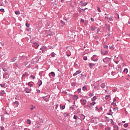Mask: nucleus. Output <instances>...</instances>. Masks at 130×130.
<instances>
[{
  "instance_id": "nucleus-1",
  "label": "nucleus",
  "mask_w": 130,
  "mask_h": 130,
  "mask_svg": "<svg viewBox=\"0 0 130 130\" xmlns=\"http://www.w3.org/2000/svg\"><path fill=\"white\" fill-rule=\"evenodd\" d=\"M103 61L105 64H108L109 67L111 66V58L106 57L103 59Z\"/></svg>"
},
{
  "instance_id": "nucleus-2",
  "label": "nucleus",
  "mask_w": 130,
  "mask_h": 130,
  "mask_svg": "<svg viewBox=\"0 0 130 130\" xmlns=\"http://www.w3.org/2000/svg\"><path fill=\"white\" fill-rule=\"evenodd\" d=\"M42 98H43V100H44L46 102H48L49 101V99H50V95L42 96Z\"/></svg>"
},
{
  "instance_id": "nucleus-3",
  "label": "nucleus",
  "mask_w": 130,
  "mask_h": 130,
  "mask_svg": "<svg viewBox=\"0 0 130 130\" xmlns=\"http://www.w3.org/2000/svg\"><path fill=\"white\" fill-rule=\"evenodd\" d=\"M78 115H79V117H80L79 118V119H80V120H84L85 116L83 114H79Z\"/></svg>"
},
{
  "instance_id": "nucleus-4",
  "label": "nucleus",
  "mask_w": 130,
  "mask_h": 130,
  "mask_svg": "<svg viewBox=\"0 0 130 130\" xmlns=\"http://www.w3.org/2000/svg\"><path fill=\"white\" fill-rule=\"evenodd\" d=\"M97 56L96 55H93L92 57L91 58V60H93V61H98V58H95Z\"/></svg>"
},
{
  "instance_id": "nucleus-5",
  "label": "nucleus",
  "mask_w": 130,
  "mask_h": 130,
  "mask_svg": "<svg viewBox=\"0 0 130 130\" xmlns=\"http://www.w3.org/2000/svg\"><path fill=\"white\" fill-rule=\"evenodd\" d=\"M101 53L103 55H106L107 54V53H108V51L101 50Z\"/></svg>"
},
{
  "instance_id": "nucleus-6",
  "label": "nucleus",
  "mask_w": 130,
  "mask_h": 130,
  "mask_svg": "<svg viewBox=\"0 0 130 130\" xmlns=\"http://www.w3.org/2000/svg\"><path fill=\"white\" fill-rule=\"evenodd\" d=\"M80 4L82 7H85V6H87L88 5V2H83V1H80Z\"/></svg>"
},
{
  "instance_id": "nucleus-7",
  "label": "nucleus",
  "mask_w": 130,
  "mask_h": 130,
  "mask_svg": "<svg viewBox=\"0 0 130 130\" xmlns=\"http://www.w3.org/2000/svg\"><path fill=\"white\" fill-rule=\"evenodd\" d=\"M50 76H51V77H53V78H54V77H55V73L53 72H51L49 74V77H50Z\"/></svg>"
},
{
  "instance_id": "nucleus-8",
  "label": "nucleus",
  "mask_w": 130,
  "mask_h": 130,
  "mask_svg": "<svg viewBox=\"0 0 130 130\" xmlns=\"http://www.w3.org/2000/svg\"><path fill=\"white\" fill-rule=\"evenodd\" d=\"M79 74H81V71L79 70L76 71L75 73L73 74V76L76 77L77 75H79Z\"/></svg>"
},
{
  "instance_id": "nucleus-9",
  "label": "nucleus",
  "mask_w": 130,
  "mask_h": 130,
  "mask_svg": "<svg viewBox=\"0 0 130 130\" xmlns=\"http://www.w3.org/2000/svg\"><path fill=\"white\" fill-rule=\"evenodd\" d=\"M95 63H89V67L90 69H93V68H94V67H95Z\"/></svg>"
},
{
  "instance_id": "nucleus-10",
  "label": "nucleus",
  "mask_w": 130,
  "mask_h": 130,
  "mask_svg": "<svg viewBox=\"0 0 130 130\" xmlns=\"http://www.w3.org/2000/svg\"><path fill=\"white\" fill-rule=\"evenodd\" d=\"M40 50L42 51V52H44L45 50H46V47L43 46L40 48Z\"/></svg>"
},
{
  "instance_id": "nucleus-11",
  "label": "nucleus",
  "mask_w": 130,
  "mask_h": 130,
  "mask_svg": "<svg viewBox=\"0 0 130 130\" xmlns=\"http://www.w3.org/2000/svg\"><path fill=\"white\" fill-rule=\"evenodd\" d=\"M24 91H25V92H26V93H30V92H31V89H29L28 88H25L24 89Z\"/></svg>"
},
{
  "instance_id": "nucleus-12",
  "label": "nucleus",
  "mask_w": 130,
  "mask_h": 130,
  "mask_svg": "<svg viewBox=\"0 0 130 130\" xmlns=\"http://www.w3.org/2000/svg\"><path fill=\"white\" fill-rule=\"evenodd\" d=\"M81 101L82 102V105H86V103H87L86 100H81Z\"/></svg>"
},
{
  "instance_id": "nucleus-13",
  "label": "nucleus",
  "mask_w": 130,
  "mask_h": 130,
  "mask_svg": "<svg viewBox=\"0 0 130 130\" xmlns=\"http://www.w3.org/2000/svg\"><path fill=\"white\" fill-rule=\"evenodd\" d=\"M96 100H97V96H94L93 97V98L91 99V101L95 102V101H96Z\"/></svg>"
},
{
  "instance_id": "nucleus-14",
  "label": "nucleus",
  "mask_w": 130,
  "mask_h": 130,
  "mask_svg": "<svg viewBox=\"0 0 130 130\" xmlns=\"http://www.w3.org/2000/svg\"><path fill=\"white\" fill-rule=\"evenodd\" d=\"M34 45L36 48H38V47L39 46V44L37 43H34Z\"/></svg>"
},
{
  "instance_id": "nucleus-15",
  "label": "nucleus",
  "mask_w": 130,
  "mask_h": 130,
  "mask_svg": "<svg viewBox=\"0 0 130 130\" xmlns=\"http://www.w3.org/2000/svg\"><path fill=\"white\" fill-rule=\"evenodd\" d=\"M95 104H96V102H92V103H90L89 104V105L90 106V107H92V106H94V105H95Z\"/></svg>"
},
{
  "instance_id": "nucleus-16",
  "label": "nucleus",
  "mask_w": 130,
  "mask_h": 130,
  "mask_svg": "<svg viewBox=\"0 0 130 130\" xmlns=\"http://www.w3.org/2000/svg\"><path fill=\"white\" fill-rule=\"evenodd\" d=\"M17 60V57H14L13 58L11 59V62H14Z\"/></svg>"
},
{
  "instance_id": "nucleus-17",
  "label": "nucleus",
  "mask_w": 130,
  "mask_h": 130,
  "mask_svg": "<svg viewBox=\"0 0 130 130\" xmlns=\"http://www.w3.org/2000/svg\"><path fill=\"white\" fill-rule=\"evenodd\" d=\"M60 108L61 110H63L66 108V106H62L61 105H60Z\"/></svg>"
},
{
  "instance_id": "nucleus-18",
  "label": "nucleus",
  "mask_w": 130,
  "mask_h": 130,
  "mask_svg": "<svg viewBox=\"0 0 130 130\" xmlns=\"http://www.w3.org/2000/svg\"><path fill=\"white\" fill-rule=\"evenodd\" d=\"M114 130H119L118 129V125H115L114 126Z\"/></svg>"
},
{
  "instance_id": "nucleus-19",
  "label": "nucleus",
  "mask_w": 130,
  "mask_h": 130,
  "mask_svg": "<svg viewBox=\"0 0 130 130\" xmlns=\"http://www.w3.org/2000/svg\"><path fill=\"white\" fill-rule=\"evenodd\" d=\"M26 76H28V72H25L22 76V78L24 77H26Z\"/></svg>"
},
{
  "instance_id": "nucleus-20",
  "label": "nucleus",
  "mask_w": 130,
  "mask_h": 130,
  "mask_svg": "<svg viewBox=\"0 0 130 130\" xmlns=\"http://www.w3.org/2000/svg\"><path fill=\"white\" fill-rule=\"evenodd\" d=\"M14 105H16V106L17 107H18V106H19V103H18V102L15 101V102H14L13 103Z\"/></svg>"
},
{
  "instance_id": "nucleus-21",
  "label": "nucleus",
  "mask_w": 130,
  "mask_h": 130,
  "mask_svg": "<svg viewBox=\"0 0 130 130\" xmlns=\"http://www.w3.org/2000/svg\"><path fill=\"white\" fill-rule=\"evenodd\" d=\"M100 86H101V88H104L105 87V83H102L101 84Z\"/></svg>"
},
{
  "instance_id": "nucleus-22",
  "label": "nucleus",
  "mask_w": 130,
  "mask_h": 130,
  "mask_svg": "<svg viewBox=\"0 0 130 130\" xmlns=\"http://www.w3.org/2000/svg\"><path fill=\"white\" fill-rule=\"evenodd\" d=\"M4 94H6V91H5V90H2L1 91L0 96H3V95H4Z\"/></svg>"
},
{
  "instance_id": "nucleus-23",
  "label": "nucleus",
  "mask_w": 130,
  "mask_h": 130,
  "mask_svg": "<svg viewBox=\"0 0 130 130\" xmlns=\"http://www.w3.org/2000/svg\"><path fill=\"white\" fill-rule=\"evenodd\" d=\"M123 72L126 73V74H127V73L128 72V70L127 69L125 68L124 69Z\"/></svg>"
},
{
  "instance_id": "nucleus-24",
  "label": "nucleus",
  "mask_w": 130,
  "mask_h": 130,
  "mask_svg": "<svg viewBox=\"0 0 130 130\" xmlns=\"http://www.w3.org/2000/svg\"><path fill=\"white\" fill-rule=\"evenodd\" d=\"M90 29H91V31H95V30L96 29L95 28V27H94V26H92L91 27Z\"/></svg>"
},
{
  "instance_id": "nucleus-25",
  "label": "nucleus",
  "mask_w": 130,
  "mask_h": 130,
  "mask_svg": "<svg viewBox=\"0 0 130 130\" xmlns=\"http://www.w3.org/2000/svg\"><path fill=\"white\" fill-rule=\"evenodd\" d=\"M1 87H2V88H6V84H0Z\"/></svg>"
},
{
  "instance_id": "nucleus-26",
  "label": "nucleus",
  "mask_w": 130,
  "mask_h": 130,
  "mask_svg": "<svg viewBox=\"0 0 130 130\" xmlns=\"http://www.w3.org/2000/svg\"><path fill=\"white\" fill-rule=\"evenodd\" d=\"M64 116L65 117H67V116H70V114H68V113H64Z\"/></svg>"
},
{
  "instance_id": "nucleus-27",
  "label": "nucleus",
  "mask_w": 130,
  "mask_h": 130,
  "mask_svg": "<svg viewBox=\"0 0 130 130\" xmlns=\"http://www.w3.org/2000/svg\"><path fill=\"white\" fill-rule=\"evenodd\" d=\"M35 108H36V107L32 105L31 107L30 108V110H33L34 109H35Z\"/></svg>"
},
{
  "instance_id": "nucleus-28",
  "label": "nucleus",
  "mask_w": 130,
  "mask_h": 130,
  "mask_svg": "<svg viewBox=\"0 0 130 130\" xmlns=\"http://www.w3.org/2000/svg\"><path fill=\"white\" fill-rule=\"evenodd\" d=\"M26 123H27L28 124H31V120L29 119L27 120Z\"/></svg>"
},
{
  "instance_id": "nucleus-29",
  "label": "nucleus",
  "mask_w": 130,
  "mask_h": 130,
  "mask_svg": "<svg viewBox=\"0 0 130 130\" xmlns=\"http://www.w3.org/2000/svg\"><path fill=\"white\" fill-rule=\"evenodd\" d=\"M77 98H78V95H75L73 97V100H76V99H77Z\"/></svg>"
},
{
  "instance_id": "nucleus-30",
  "label": "nucleus",
  "mask_w": 130,
  "mask_h": 130,
  "mask_svg": "<svg viewBox=\"0 0 130 130\" xmlns=\"http://www.w3.org/2000/svg\"><path fill=\"white\" fill-rule=\"evenodd\" d=\"M82 90H83V91H86V90H87V87H86V86H83V87H82Z\"/></svg>"
},
{
  "instance_id": "nucleus-31",
  "label": "nucleus",
  "mask_w": 130,
  "mask_h": 130,
  "mask_svg": "<svg viewBox=\"0 0 130 130\" xmlns=\"http://www.w3.org/2000/svg\"><path fill=\"white\" fill-rule=\"evenodd\" d=\"M16 15H20V11H16L15 12Z\"/></svg>"
},
{
  "instance_id": "nucleus-32",
  "label": "nucleus",
  "mask_w": 130,
  "mask_h": 130,
  "mask_svg": "<svg viewBox=\"0 0 130 130\" xmlns=\"http://www.w3.org/2000/svg\"><path fill=\"white\" fill-rule=\"evenodd\" d=\"M39 86L40 87V86H41V85H42V81L41 80H40V81L39 82Z\"/></svg>"
},
{
  "instance_id": "nucleus-33",
  "label": "nucleus",
  "mask_w": 130,
  "mask_h": 130,
  "mask_svg": "<svg viewBox=\"0 0 130 130\" xmlns=\"http://www.w3.org/2000/svg\"><path fill=\"white\" fill-rule=\"evenodd\" d=\"M28 86H29V87H33V84H31V83H30V82H28L27 83Z\"/></svg>"
},
{
  "instance_id": "nucleus-34",
  "label": "nucleus",
  "mask_w": 130,
  "mask_h": 130,
  "mask_svg": "<svg viewBox=\"0 0 130 130\" xmlns=\"http://www.w3.org/2000/svg\"><path fill=\"white\" fill-rule=\"evenodd\" d=\"M25 26H26V27H27V28H29V27H30V24H29V23H26Z\"/></svg>"
},
{
  "instance_id": "nucleus-35",
  "label": "nucleus",
  "mask_w": 130,
  "mask_h": 130,
  "mask_svg": "<svg viewBox=\"0 0 130 130\" xmlns=\"http://www.w3.org/2000/svg\"><path fill=\"white\" fill-rule=\"evenodd\" d=\"M94 95V93L93 92H91L90 93H89V97H92V96Z\"/></svg>"
},
{
  "instance_id": "nucleus-36",
  "label": "nucleus",
  "mask_w": 130,
  "mask_h": 130,
  "mask_svg": "<svg viewBox=\"0 0 130 130\" xmlns=\"http://www.w3.org/2000/svg\"><path fill=\"white\" fill-rule=\"evenodd\" d=\"M124 127H127L128 126V123H125L123 125Z\"/></svg>"
},
{
  "instance_id": "nucleus-37",
  "label": "nucleus",
  "mask_w": 130,
  "mask_h": 130,
  "mask_svg": "<svg viewBox=\"0 0 130 130\" xmlns=\"http://www.w3.org/2000/svg\"><path fill=\"white\" fill-rule=\"evenodd\" d=\"M109 21H110L111 22H112V21H113V19L111 17H109L108 18Z\"/></svg>"
},
{
  "instance_id": "nucleus-38",
  "label": "nucleus",
  "mask_w": 130,
  "mask_h": 130,
  "mask_svg": "<svg viewBox=\"0 0 130 130\" xmlns=\"http://www.w3.org/2000/svg\"><path fill=\"white\" fill-rule=\"evenodd\" d=\"M86 107H87V108H89L90 109H92V108H91V106H90V104L89 105H86Z\"/></svg>"
},
{
  "instance_id": "nucleus-39",
  "label": "nucleus",
  "mask_w": 130,
  "mask_h": 130,
  "mask_svg": "<svg viewBox=\"0 0 130 130\" xmlns=\"http://www.w3.org/2000/svg\"><path fill=\"white\" fill-rule=\"evenodd\" d=\"M107 114L108 115H111V116H112V114H113V112H112V113H107Z\"/></svg>"
},
{
  "instance_id": "nucleus-40",
  "label": "nucleus",
  "mask_w": 130,
  "mask_h": 130,
  "mask_svg": "<svg viewBox=\"0 0 130 130\" xmlns=\"http://www.w3.org/2000/svg\"><path fill=\"white\" fill-rule=\"evenodd\" d=\"M104 48H105L106 49H108V46L104 45Z\"/></svg>"
},
{
  "instance_id": "nucleus-41",
  "label": "nucleus",
  "mask_w": 130,
  "mask_h": 130,
  "mask_svg": "<svg viewBox=\"0 0 130 130\" xmlns=\"http://www.w3.org/2000/svg\"><path fill=\"white\" fill-rule=\"evenodd\" d=\"M74 119H78V116L74 115L73 117Z\"/></svg>"
},
{
  "instance_id": "nucleus-42",
  "label": "nucleus",
  "mask_w": 130,
  "mask_h": 130,
  "mask_svg": "<svg viewBox=\"0 0 130 130\" xmlns=\"http://www.w3.org/2000/svg\"><path fill=\"white\" fill-rule=\"evenodd\" d=\"M70 109H75V105H72L70 107Z\"/></svg>"
},
{
  "instance_id": "nucleus-43",
  "label": "nucleus",
  "mask_w": 130,
  "mask_h": 130,
  "mask_svg": "<svg viewBox=\"0 0 130 130\" xmlns=\"http://www.w3.org/2000/svg\"><path fill=\"white\" fill-rule=\"evenodd\" d=\"M108 98H109V95H106V96H105L106 100H107L108 99Z\"/></svg>"
},
{
  "instance_id": "nucleus-44",
  "label": "nucleus",
  "mask_w": 130,
  "mask_h": 130,
  "mask_svg": "<svg viewBox=\"0 0 130 130\" xmlns=\"http://www.w3.org/2000/svg\"><path fill=\"white\" fill-rule=\"evenodd\" d=\"M98 11L99 13H101V10H100V7H98Z\"/></svg>"
},
{
  "instance_id": "nucleus-45",
  "label": "nucleus",
  "mask_w": 130,
  "mask_h": 130,
  "mask_svg": "<svg viewBox=\"0 0 130 130\" xmlns=\"http://www.w3.org/2000/svg\"><path fill=\"white\" fill-rule=\"evenodd\" d=\"M14 64H15V66L17 68H18V67H19V64H18V63H17V62L14 63Z\"/></svg>"
},
{
  "instance_id": "nucleus-46",
  "label": "nucleus",
  "mask_w": 130,
  "mask_h": 130,
  "mask_svg": "<svg viewBox=\"0 0 130 130\" xmlns=\"http://www.w3.org/2000/svg\"><path fill=\"white\" fill-rule=\"evenodd\" d=\"M99 126L101 127H103V126H104V125H103V124H102V123H100L99 124Z\"/></svg>"
},
{
  "instance_id": "nucleus-47",
  "label": "nucleus",
  "mask_w": 130,
  "mask_h": 130,
  "mask_svg": "<svg viewBox=\"0 0 130 130\" xmlns=\"http://www.w3.org/2000/svg\"><path fill=\"white\" fill-rule=\"evenodd\" d=\"M83 59H84V60H87V59H88V58L87 57V56H84V57H83Z\"/></svg>"
},
{
  "instance_id": "nucleus-48",
  "label": "nucleus",
  "mask_w": 130,
  "mask_h": 130,
  "mask_svg": "<svg viewBox=\"0 0 130 130\" xmlns=\"http://www.w3.org/2000/svg\"><path fill=\"white\" fill-rule=\"evenodd\" d=\"M51 56H52V57H54V56H55V55L54 54V53H51Z\"/></svg>"
},
{
  "instance_id": "nucleus-49",
  "label": "nucleus",
  "mask_w": 130,
  "mask_h": 130,
  "mask_svg": "<svg viewBox=\"0 0 130 130\" xmlns=\"http://www.w3.org/2000/svg\"><path fill=\"white\" fill-rule=\"evenodd\" d=\"M0 11H1V12H5V9H4V8H1V9H0Z\"/></svg>"
},
{
  "instance_id": "nucleus-50",
  "label": "nucleus",
  "mask_w": 130,
  "mask_h": 130,
  "mask_svg": "<svg viewBox=\"0 0 130 130\" xmlns=\"http://www.w3.org/2000/svg\"><path fill=\"white\" fill-rule=\"evenodd\" d=\"M26 58V57L22 56L21 57V59H22V60H24V59H25Z\"/></svg>"
},
{
  "instance_id": "nucleus-51",
  "label": "nucleus",
  "mask_w": 130,
  "mask_h": 130,
  "mask_svg": "<svg viewBox=\"0 0 130 130\" xmlns=\"http://www.w3.org/2000/svg\"><path fill=\"white\" fill-rule=\"evenodd\" d=\"M30 78H31V79H32V80H34V79H35V76H31L30 77Z\"/></svg>"
},
{
  "instance_id": "nucleus-52",
  "label": "nucleus",
  "mask_w": 130,
  "mask_h": 130,
  "mask_svg": "<svg viewBox=\"0 0 130 130\" xmlns=\"http://www.w3.org/2000/svg\"><path fill=\"white\" fill-rule=\"evenodd\" d=\"M81 88H78V89H77V91H78V93H80V92H81Z\"/></svg>"
},
{
  "instance_id": "nucleus-53",
  "label": "nucleus",
  "mask_w": 130,
  "mask_h": 130,
  "mask_svg": "<svg viewBox=\"0 0 130 130\" xmlns=\"http://www.w3.org/2000/svg\"><path fill=\"white\" fill-rule=\"evenodd\" d=\"M110 49H112V50H113V49H114V48L112 46H110Z\"/></svg>"
},
{
  "instance_id": "nucleus-54",
  "label": "nucleus",
  "mask_w": 130,
  "mask_h": 130,
  "mask_svg": "<svg viewBox=\"0 0 130 130\" xmlns=\"http://www.w3.org/2000/svg\"><path fill=\"white\" fill-rule=\"evenodd\" d=\"M90 20H91V22H94V18H90Z\"/></svg>"
},
{
  "instance_id": "nucleus-55",
  "label": "nucleus",
  "mask_w": 130,
  "mask_h": 130,
  "mask_svg": "<svg viewBox=\"0 0 130 130\" xmlns=\"http://www.w3.org/2000/svg\"><path fill=\"white\" fill-rule=\"evenodd\" d=\"M52 35H53V34H49L48 36H52Z\"/></svg>"
},
{
  "instance_id": "nucleus-56",
  "label": "nucleus",
  "mask_w": 130,
  "mask_h": 130,
  "mask_svg": "<svg viewBox=\"0 0 130 130\" xmlns=\"http://www.w3.org/2000/svg\"><path fill=\"white\" fill-rule=\"evenodd\" d=\"M115 101H116V98H114V99L113 100V102L114 103V102H115Z\"/></svg>"
},
{
  "instance_id": "nucleus-57",
  "label": "nucleus",
  "mask_w": 130,
  "mask_h": 130,
  "mask_svg": "<svg viewBox=\"0 0 130 130\" xmlns=\"http://www.w3.org/2000/svg\"><path fill=\"white\" fill-rule=\"evenodd\" d=\"M4 126H1V130H4Z\"/></svg>"
},
{
  "instance_id": "nucleus-58",
  "label": "nucleus",
  "mask_w": 130,
  "mask_h": 130,
  "mask_svg": "<svg viewBox=\"0 0 130 130\" xmlns=\"http://www.w3.org/2000/svg\"><path fill=\"white\" fill-rule=\"evenodd\" d=\"M81 23H84V22H85V20L84 19H81Z\"/></svg>"
},
{
  "instance_id": "nucleus-59",
  "label": "nucleus",
  "mask_w": 130,
  "mask_h": 130,
  "mask_svg": "<svg viewBox=\"0 0 130 130\" xmlns=\"http://www.w3.org/2000/svg\"><path fill=\"white\" fill-rule=\"evenodd\" d=\"M37 93H40V90L37 89Z\"/></svg>"
},
{
  "instance_id": "nucleus-60",
  "label": "nucleus",
  "mask_w": 130,
  "mask_h": 130,
  "mask_svg": "<svg viewBox=\"0 0 130 130\" xmlns=\"http://www.w3.org/2000/svg\"><path fill=\"white\" fill-rule=\"evenodd\" d=\"M61 23L63 24V25H66V23H64V22L61 21Z\"/></svg>"
},
{
  "instance_id": "nucleus-61",
  "label": "nucleus",
  "mask_w": 130,
  "mask_h": 130,
  "mask_svg": "<svg viewBox=\"0 0 130 130\" xmlns=\"http://www.w3.org/2000/svg\"><path fill=\"white\" fill-rule=\"evenodd\" d=\"M27 69H30V68H31V65H28V66H27Z\"/></svg>"
},
{
  "instance_id": "nucleus-62",
  "label": "nucleus",
  "mask_w": 130,
  "mask_h": 130,
  "mask_svg": "<svg viewBox=\"0 0 130 130\" xmlns=\"http://www.w3.org/2000/svg\"><path fill=\"white\" fill-rule=\"evenodd\" d=\"M118 110V107H116L114 109V110Z\"/></svg>"
},
{
  "instance_id": "nucleus-63",
  "label": "nucleus",
  "mask_w": 130,
  "mask_h": 130,
  "mask_svg": "<svg viewBox=\"0 0 130 130\" xmlns=\"http://www.w3.org/2000/svg\"><path fill=\"white\" fill-rule=\"evenodd\" d=\"M115 62L116 63V64H118L119 61H115Z\"/></svg>"
},
{
  "instance_id": "nucleus-64",
  "label": "nucleus",
  "mask_w": 130,
  "mask_h": 130,
  "mask_svg": "<svg viewBox=\"0 0 130 130\" xmlns=\"http://www.w3.org/2000/svg\"><path fill=\"white\" fill-rule=\"evenodd\" d=\"M24 130H30V129H28V128H24Z\"/></svg>"
}]
</instances>
